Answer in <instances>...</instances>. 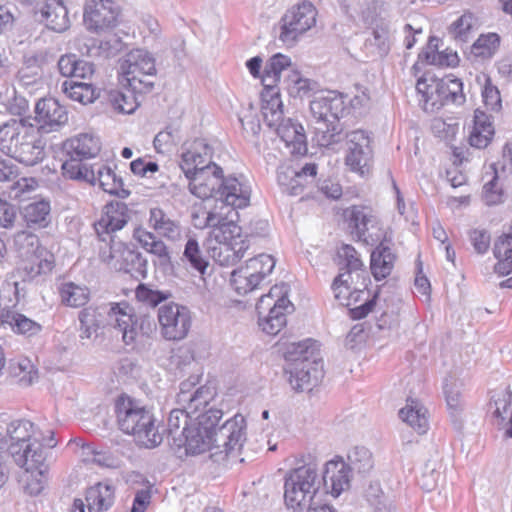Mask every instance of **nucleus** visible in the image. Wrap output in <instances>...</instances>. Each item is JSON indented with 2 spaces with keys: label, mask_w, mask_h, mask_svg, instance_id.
I'll use <instances>...</instances> for the list:
<instances>
[{
  "label": "nucleus",
  "mask_w": 512,
  "mask_h": 512,
  "mask_svg": "<svg viewBox=\"0 0 512 512\" xmlns=\"http://www.w3.org/2000/svg\"><path fill=\"white\" fill-rule=\"evenodd\" d=\"M213 149L204 139H196L182 153L180 168L189 180V191L200 199L219 195L223 170L212 162Z\"/></svg>",
  "instance_id": "f257e3e1"
},
{
  "label": "nucleus",
  "mask_w": 512,
  "mask_h": 512,
  "mask_svg": "<svg viewBox=\"0 0 512 512\" xmlns=\"http://www.w3.org/2000/svg\"><path fill=\"white\" fill-rule=\"evenodd\" d=\"M103 315H106V325L121 334L126 345L132 344L136 340L138 335L137 317L134 309L126 301L111 302L100 307L88 306L79 311V337L81 340L97 338Z\"/></svg>",
  "instance_id": "f03ea898"
},
{
  "label": "nucleus",
  "mask_w": 512,
  "mask_h": 512,
  "mask_svg": "<svg viewBox=\"0 0 512 512\" xmlns=\"http://www.w3.org/2000/svg\"><path fill=\"white\" fill-rule=\"evenodd\" d=\"M0 152L26 166H34L45 157L44 147L24 118H10L0 124Z\"/></svg>",
  "instance_id": "7ed1b4c3"
},
{
  "label": "nucleus",
  "mask_w": 512,
  "mask_h": 512,
  "mask_svg": "<svg viewBox=\"0 0 512 512\" xmlns=\"http://www.w3.org/2000/svg\"><path fill=\"white\" fill-rule=\"evenodd\" d=\"M7 450L15 463L28 471L44 475L46 452L37 436L34 424L26 419L14 420L6 429Z\"/></svg>",
  "instance_id": "20e7f679"
},
{
  "label": "nucleus",
  "mask_w": 512,
  "mask_h": 512,
  "mask_svg": "<svg viewBox=\"0 0 512 512\" xmlns=\"http://www.w3.org/2000/svg\"><path fill=\"white\" fill-rule=\"evenodd\" d=\"M346 110L344 97L336 91L319 93L310 101V111L317 126V142L322 147L339 143L344 135L339 122Z\"/></svg>",
  "instance_id": "39448f33"
},
{
  "label": "nucleus",
  "mask_w": 512,
  "mask_h": 512,
  "mask_svg": "<svg viewBox=\"0 0 512 512\" xmlns=\"http://www.w3.org/2000/svg\"><path fill=\"white\" fill-rule=\"evenodd\" d=\"M118 425L122 432L133 436L135 442L145 448H155L163 441L156 419L151 410L129 399L118 406Z\"/></svg>",
  "instance_id": "423d86ee"
},
{
  "label": "nucleus",
  "mask_w": 512,
  "mask_h": 512,
  "mask_svg": "<svg viewBox=\"0 0 512 512\" xmlns=\"http://www.w3.org/2000/svg\"><path fill=\"white\" fill-rule=\"evenodd\" d=\"M222 415L220 409L209 408L199 413L193 423L205 428L210 435H213L215 446L223 448L224 457H228L242 448L246 440V421L242 415L236 414L216 429Z\"/></svg>",
  "instance_id": "0eeeda50"
},
{
  "label": "nucleus",
  "mask_w": 512,
  "mask_h": 512,
  "mask_svg": "<svg viewBox=\"0 0 512 512\" xmlns=\"http://www.w3.org/2000/svg\"><path fill=\"white\" fill-rule=\"evenodd\" d=\"M420 96L419 104L426 112H435L448 104L462 105L465 102L463 83L459 78L446 76L437 78L424 74L416 82Z\"/></svg>",
  "instance_id": "6e6552de"
},
{
  "label": "nucleus",
  "mask_w": 512,
  "mask_h": 512,
  "mask_svg": "<svg viewBox=\"0 0 512 512\" xmlns=\"http://www.w3.org/2000/svg\"><path fill=\"white\" fill-rule=\"evenodd\" d=\"M319 483L316 461H310L293 469L285 478L284 499L286 505L294 510L311 508Z\"/></svg>",
  "instance_id": "1a4fd4ad"
},
{
  "label": "nucleus",
  "mask_w": 512,
  "mask_h": 512,
  "mask_svg": "<svg viewBox=\"0 0 512 512\" xmlns=\"http://www.w3.org/2000/svg\"><path fill=\"white\" fill-rule=\"evenodd\" d=\"M63 177L92 186L98 184L104 192L119 198H127L130 195L123 179L113 169L102 163L81 166L76 162H68L63 167Z\"/></svg>",
  "instance_id": "9d476101"
},
{
  "label": "nucleus",
  "mask_w": 512,
  "mask_h": 512,
  "mask_svg": "<svg viewBox=\"0 0 512 512\" xmlns=\"http://www.w3.org/2000/svg\"><path fill=\"white\" fill-rule=\"evenodd\" d=\"M215 244L209 247L211 257L221 266H234L250 248L252 236L241 234L236 223H227L212 232Z\"/></svg>",
  "instance_id": "9b49d317"
},
{
  "label": "nucleus",
  "mask_w": 512,
  "mask_h": 512,
  "mask_svg": "<svg viewBox=\"0 0 512 512\" xmlns=\"http://www.w3.org/2000/svg\"><path fill=\"white\" fill-rule=\"evenodd\" d=\"M156 72L153 55L144 49H134L120 63L119 82L138 91H151Z\"/></svg>",
  "instance_id": "f8f14e48"
},
{
  "label": "nucleus",
  "mask_w": 512,
  "mask_h": 512,
  "mask_svg": "<svg viewBox=\"0 0 512 512\" xmlns=\"http://www.w3.org/2000/svg\"><path fill=\"white\" fill-rule=\"evenodd\" d=\"M317 14L314 4L307 0L290 7L278 23L279 41L286 47H293L303 35L315 27Z\"/></svg>",
  "instance_id": "ddd939ff"
},
{
  "label": "nucleus",
  "mask_w": 512,
  "mask_h": 512,
  "mask_svg": "<svg viewBox=\"0 0 512 512\" xmlns=\"http://www.w3.org/2000/svg\"><path fill=\"white\" fill-rule=\"evenodd\" d=\"M276 261L269 254H259L246 261L245 266L231 273V285L240 295H245L260 286L275 268Z\"/></svg>",
  "instance_id": "4468645a"
},
{
  "label": "nucleus",
  "mask_w": 512,
  "mask_h": 512,
  "mask_svg": "<svg viewBox=\"0 0 512 512\" xmlns=\"http://www.w3.org/2000/svg\"><path fill=\"white\" fill-rule=\"evenodd\" d=\"M158 322L161 336L168 341H181L187 337L192 315L188 307L174 302L164 304L158 309Z\"/></svg>",
  "instance_id": "2eb2a0df"
},
{
  "label": "nucleus",
  "mask_w": 512,
  "mask_h": 512,
  "mask_svg": "<svg viewBox=\"0 0 512 512\" xmlns=\"http://www.w3.org/2000/svg\"><path fill=\"white\" fill-rule=\"evenodd\" d=\"M119 14V6L114 0H88L83 20L89 31L101 34L116 27Z\"/></svg>",
  "instance_id": "dca6fc26"
},
{
  "label": "nucleus",
  "mask_w": 512,
  "mask_h": 512,
  "mask_svg": "<svg viewBox=\"0 0 512 512\" xmlns=\"http://www.w3.org/2000/svg\"><path fill=\"white\" fill-rule=\"evenodd\" d=\"M348 143V152L345 158L346 165L361 176L369 174L373 150L370 137L363 130H354L345 135Z\"/></svg>",
  "instance_id": "f3484780"
},
{
  "label": "nucleus",
  "mask_w": 512,
  "mask_h": 512,
  "mask_svg": "<svg viewBox=\"0 0 512 512\" xmlns=\"http://www.w3.org/2000/svg\"><path fill=\"white\" fill-rule=\"evenodd\" d=\"M317 174V165L308 163L300 170L290 165H280L277 169V181L282 192L291 196H298L303 193L304 187L312 183Z\"/></svg>",
  "instance_id": "a211bd4d"
},
{
  "label": "nucleus",
  "mask_w": 512,
  "mask_h": 512,
  "mask_svg": "<svg viewBox=\"0 0 512 512\" xmlns=\"http://www.w3.org/2000/svg\"><path fill=\"white\" fill-rule=\"evenodd\" d=\"M35 121L41 133L58 131L68 121V112L58 100L42 98L35 105Z\"/></svg>",
  "instance_id": "6ab92c4d"
},
{
  "label": "nucleus",
  "mask_w": 512,
  "mask_h": 512,
  "mask_svg": "<svg viewBox=\"0 0 512 512\" xmlns=\"http://www.w3.org/2000/svg\"><path fill=\"white\" fill-rule=\"evenodd\" d=\"M288 381L296 392L310 391L323 378L322 360L308 361L285 366Z\"/></svg>",
  "instance_id": "aec40b11"
},
{
  "label": "nucleus",
  "mask_w": 512,
  "mask_h": 512,
  "mask_svg": "<svg viewBox=\"0 0 512 512\" xmlns=\"http://www.w3.org/2000/svg\"><path fill=\"white\" fill-rule=\"evenodd\" d=\"M186 433L182 437H177L178 442L173 446L175 449H184L185 455H199L210 450H215L212 456L223 454V448H217L213 435H210L205 428L192 424L191 428H186Z\"/></svg>",
  "instance_id": "412c9836"
},
{
  "label": "nucleus",
  "mask_w": 512,
  "mask_h": 512,
  "mask_svg": "<svg viewBox=\"0 0 512 512\" xmlns=\"http://www.w3.org/2000/svg\"><path fill=\"white\" fill-rule=\"evenodd\" d=\"M129 210L122 202L110 203L105 206L100 218L94 223V229L101 241H113L115 232L121 230L129 220Z\"/></svg>",
  "instance_id": "4be33fe9"
},
{
  "label": "nucleus",
  "mask_w": 512,
  "mask_h": 512,
  "mask_svg": "<svg viewBox=\"0 0 512 512\" xmlns=\"http://www.w3.org/2000/svg\"><path fill=\"white\" fill-rule=\"evenodd\" d=\"M351 479L350 467L342 458L326 462L322 473V483L327 494L334 498L339 497L350 488Z\"/></svg>",
  "instance_id": "5701e85b"
},
{
  "label": "nucleus",
  "mask_w": 512,
  "mask_h": 512,
  "mask_svg": "<svg viewBox=\"0 0 512 512\" xmlns=\"http://www.w3.org/2000/svg\"><path fill=\"white\" fill-rule=\"evenodd\" d=\"M101 150V142L98 137L83 133L67 140L64 143V151L67 159L62 163L61 170L68 162H76L81 166H91L85 160L96 157Z\"/></svg>",
  "instance_id": "b1692460"
},
{
  "label": "nucleus",
  "mask_w": 512,
  "mask_h": 512,
  "mask_svg": "<svg viewBox=\"0 0 512 512\" xmlns=\"http://www.w3.org/2000/svg\"><path fill=\"white\" fill-rule=\"evenodd\" d=\"M267 125L275 128L277 135L285 143L292 155H304L307 152L306 135L302 125L293 122L291 119H284L283 115L271 124L268 119H264Z\"/></svg>",
  "instance_id": "393cba45"
},
{
  "label": "nucleus",
  "mask_w": 512,
  "mask_h": 512,
  "mask_svg": "<svg viewBox=\"0 0 512 512\" xmlns=\"http://www.w3.org/2000/svg\"><path fill=\"white\" fill-rule=\"evenodd\" d=\"M261 80L263 85L261 93L263 100L262 114L264 119H268L271 124H275L282 116L283 107L279 91L276 88V84L280 81V76L264 68Z\"/></svg>",
  "instance_id": "a878e982"
},
{
  "label": "nucleus",
  "mask_w": 512,
  "mask_h": 512,
  "mask_svg": "<svg viewBox=\"0 0 512 512\" xmlns=\"http://www.w3.org/2000/svg\"><path fill=\"white\" fill-rule=\"evenodd\" d=\"M251 188L243 177H223L219 195L216 200L235 209L249 205Z\"/></svg>",
  "instance_id": "bb28decb"
},
{
  "label": "nucleus",
  "mask_w": 512,
  "mask_h": 512,
  "mask_svg": "<svg viewBox=\"0 0 512 512\" xmlns=\"http://www.w3.org/2000/svg\"><path fill=\"white\" fill-rule=\"evenodd\" d=\"M41 20L55 32H64L70 26L68 9L63 0H46L39 9Z\"/></svg>",
  "instance_id": "cd10ccee"
},
{
  "label": "nucleus",
  "mask_w": 512,
  "mask_h": 512,
  "mask_svg": "<svg viewBox=\"0 0 512 512\" xmlns=\"http://www.w3.org/2000/svg\"><path fill=\"white\" fill-rule=\"evenodd\" d=\"M293 308L288 298L276 300L270 312L258 314V324L263 332L269 335L278 334L286 325V313Z\"/></svg>",
  "instance_id": "c85d7f7f"
},
{
  "label": "nucleus",
  "mask_w": 512,
  "mask_h": 512,
  "mask_svg": "<svg viewBox=\"0 0 512 512\" xmlns=\"http://www.w3.org/2000/svg\"><path fill=\"white\" fill-rule=\"evenodd\" d=\"M394 32L391 22H380L372 26L371 34L365 41L367 51L380 58L387 56L394 41Z\"/></svg>",
  "instance_id": "c756f323"
},
{
  "label": "nucleus",
  "mask_w": 512,
  "mask_h": 512,
  "mask_svg": "<svg viewBox=\"0 0 512 512\" xmlns=\"http://www.w3.org/2000/svg\"><path fill=\"white\" fill-rule=\"evenodd\" d=\"M148 223L159 236L170 241H179L182 237L180 222L170 217L159 207L150 209Z\"/></svg>",
  "instance_id": "7c9ffc66"
},
{
  "label": "nucleus",
  "mask_w": 512,
  "mask_h": 512,
  "mask_svg": "<svg viewBox=\"0 0 512 512\" xmlns=\"http://www.w3.org/2000/svg\"><path fill=\"white\" fill-rule=\"evenodd\" d=\"M494 257L498 262L494 266V271L502 276L512 272V233L501 235L494 244ZM502 287L512 288V277L501 283Z\"/></svg>",
  "instance_id": "2f4dec72"
},
{
  "label": "nucleus",
  "mask_w": 512,
  "mask_h": 512,
  "mask_svg": "<svg viewBox=\"0 0 512 512\" xmlns=\"http://www.w3.org/2000/svg\"><path fill=\"white\" fill-rule=\"evenodd\" d=\"M118 270L129 274L136 280L145 279L148 273V261L137 250L131 249L125 245H120Z\"/></svg>",
  "instance_id": "473e14b6"
},
{
  "label": "nucleus",
  "mask_w": 512,
  "mask_h": 512,
  "mask_svg": "<svg viewBox=\"0 0 512 512\" xmlns=\"http://www.w3.org/2000/svg\"><path fill=\"white\" fill-rule=\"evenodd\" d=\"M495 134L491 117L480 109L474 111L473 126L468 136L471 147L477 149L486 148Z\"/></svg>",
  "instance_id": "72a5a7b5"
},
{
  "label": "nucleus",
  "mask_w": 512,
  "mask_h": 512,
  "mask_svg": "<svg viewBox=\"0 0 512 512\" xmlns=\"http://www.w3.org/2000/svg\"><path fill=\"white\" fill-rule=\"evenodd\" d=\"M0 325L27 337L37 335L42 330L39 323L14 309H3L0 312Z\"/></svg>",
  "instance_id": "f704fd0d"
},
{
  "label": "nucleus",
  "mask_w": 512,
  "mask_h": 512,
  "mask_svg": "<svg viewBox=\"0 0 512 512\" xmlns=\"http://www.w3.org/2000/svg\"><path fill=\"white\" fill-rule=\"evenodd\" d=\"M285 366L308 361L321 360L319 348L315 340L308 338L299 342H292L286 345L284 350Z\"/></svg>",
  "instance_id": "c9c22d12"
},
{
  "label": "nucleus",
  "mask_w": 512,
  "mask_h": 512,
  "mask_svg": "<svg viewBox=\"0 0 512 512\" xmlns=\"http://www.w3.org/2000/svg\"><path fill=\"white\" fill-rule=\"evenodd\" d=\"M121 86V89L109 91L108 101L116 111L123 114H131L140 105L139 96L149 91H138L125 84H121Z\"/></svg>",
  "instance_id": "e433bc0d"
},
{
  "label": "nucleus",
  "mask_w": 512,
  "mask_h": 512,
  "mask_svg": "<svg viewBox=\"0 0 512 512\" xmlns=\"http://www.w3.org/2000/svg\"><path fill=\"white\" fill-rule=\"evenodd\" d=\"M400 418L418 434H425L429 427L427 409L417 400H407V404L399 411Z\"/></svg>",
  "instance_id": "4c0bfd02"
},
{
  "label": "nucleus",
  "mask_w": 512,
  "mask_h": 512,
  "mask_svg": "<svg viewBox=\"0 0 512 512\" xmlns=\"http://www.w3.org/2000/svg\"><path fill=\"white\" fill-rule=\"evenodd\" d=\"M115 488L108 482H99L86 492L85 500L90 508L96 511H106L114 503Z\"/></svg>",
  "instance_id": "58836bf2"
},
{
  "label": "nucleus",
  "mask_w": 512,
  "mask_h": 512,
  "mask_svg": "<svg viewBox=\"0 0 512 512\" xmlns=\"http://www.w3.org/2000/svg\"><path fill=\"white\" fill-rule=\"evenodd\" d=\"M375 221L373 215L365 207L353 206L348 211V222L351 228V233L359 241L369 243V236L367 232L369 226H373Z\"/></svg>",
  "instance_id": "ea45409f"
},
{
  "label": "nucleus",
  "mask_w": 512,
  "mask_h": 512,
  "mask_svg": "<svg viewBox=\"0 0 512 512\" xmlns=\"http://www.w3.org/2000/svg\"><path fill=\"white\" fill-rule=\"evenodd\" d=\"M395 255L382 243L371 254V272L376 280L389 276L393 270Z\"/></svg>",
  "instance_id": "a19ab883"
},
{
  "label": "nucleus",
  "mask_w": 512,
  "mask_h": 512,
  "mask_svg": "<svg viewBox=\"0 0 512 512\" xmlns=\"http://www.w3.org/2000/svg\"><path fill=\"white\" fill-rule=\"evenodd\" d=\"M61 90L69 99L83 105L92 103L99 97L97 89L92 84L84 82L65 80Z\"/></svg>",
  "instance_id": "79ce46f5"
},
{
  "label": "nucleus",
  "mask_w": 512,
  "mask_h": 512,
  "mask_svg": "<svg viewBox=\"0 0 512 512\" xmlns=\"http://www.w3.org/2000/svg\"><path fill=\"white\" fill-rule=\"evenodd\" d=\"M50 209L48 201L39 200L27 204L21 214L29 228H42L48 225Z\"/></svg>",
  "instance_id": "37998d69"
},
{
  "label": "nucleus",
  "mask_w": 512,
  "mask_h": 512,
  "mask_svg": "<svg viewBox=\"0 0 512 512\" xmlns=\"http://www.w3.org/2000/svg\"><path fill=\"white\" fill-rule=\"evenodd\" d=\"M61 303L68 307H82L90 300V290L87 286L74 282L62 283L59 287Z\"/></svg>",
  "instance_id": "c03bdc74"
},
{
  "label": "nucleus",
  "mask_w": 512,
  "mask_h": 512,
  "mask_svg": "<svg viewBox=\"0 0 512 512\" xmlns=\"http://www.w3.org/2000/svg\"><path fill=\"white\" fill-rule=\"evenodd\" d=\"M191 412L186 409H173L168 417L167 421V432L171 438V446L176 444L177 437H182L186 431V428H191L193 420L191 418Z\"/></svg>",
  "instance_id": "a18cd8bd"
},
{
  "label": "nucleus",
  "mask_w": 512,
  "mask_h": 512,
  "mask_svg": "<svg viewBox=\"0 0 512 512\" xmlns=\"http://www.w3.org/2000/svg\"><path fill=\"white\" fill-rule=\"evenodd\" d=\"M134 237L143 249L157 256L162 263H166L170 260L166 244L154 233L138 229L135 231Z\"/></svg>",
  "instance_id": "49530a36"
},
{
  "label": "nucleus",
  "mask_w": 512,
  "mask_h": 512,
  "mask_svg": "<svg viewBox=\"0 0 512 512\" xmlns=\"http://www.w3.org/2000/svg\"><path fill=\"white\" fill-rule=\"evenodd\" d=\"M391 6L382 0H371L365 4L360 12L361 20L370 26H376L380 22H391Z\"/></svg>",
  "instance_id": "de8ad7c7"
},
{
  "label": "nucleus",
  "mask_w": 512,
  "mask_h": 512,
  "mask_svg": "<svg viewBox=\"0 0 512 512\" xmlns=\"http://www.w3.org/2000/svg\"><path fill=\"white\" fill-rule=\"evenodd\" d=\"M492 178L483 185L482 200L487 206L499 205L504 202L505 192L498 176V164L490 165Z\"/></svg>",
  "instance_id": "09e8293b"
},
{
  "label": "nucleus",
  "mask_w": 512,
  "mask_h": 512,
  "mask_svg": "<svg viewBox=\"0 0 512 512\" xmlns=\"http://www.w3.org/2000/svg\"><path fill=\"white\" fill-rule=\"evenodd\" d=\"M350 472L352 470L365 474L373 468V458L371 452L363 446H355L348 453Z\"/></svg>",
  "instance_id": "8fccbe9b"
},
{
  "label": "nucleus",
  "mask_w": 512,
  "mask_h": 512,
  "mask_svg": "<svg viewBox=\"0 0 512 512\" xmlns=\"http://www.w3.org/2000/svg\"><path fill=\"white\" fill-rule=\"evenodd\" d=\"M444 393L446 395V402L451 421L455 429L460 430L463 426V402L461 394L457 389L450 387L448 384H445L444 386Z\"/></svg>",
  "instance_id": "3c124183"
},
{
  "label": "nucleus",
  "mask_w": 512,
  "mask_h": 512,
  "mask_svg": "<svg viewBox=\"0 0 512 512\" xmlns=\"http://www.w3.org/2000/svg\"><path fill=\"white\" fill-rule=\"evenodd\" d=\"M183 256L190 266L198 271L200 274H204L208 268L209 262L200 249L199 243L194 238H189L185 244Z\"/></svg>",
  "instance_id": "603ef678"
},
{
  "label": "nucleus",
  "mask_w": 512,
  "mask_h": 512,
  "mask_svg": "<svg viewBox=\"0 0 512 512\" xmlns=\"http://www.w3.org/2000/svg\"><path fill=\"white\" fill-rule=\"evenodd\" d=\"M499 36L495 33L481 35L471 47V53L481 59L491 58L498 50Z\"/></svg>",
  "instance_id": "864d4df0"
},
{
  "label": "nucleus",
  "mask_w": 512,
  "mask_h": 512,
  "mask_svg": "<svg viewBox=\"0 0 512 512\" xmlns=\"http://www.w3.org/2000/svg\"><path fill=\"white\" fill-rule=\"evenodd\" d=\"M337 256L339 259L338 264L340 266V269L346 270L344 273L347 275V277H351V273L353 271H358L363 266V263L359 258L358 252L351 245H342L337 252Z\"/></svg>",
  "instance_id": "5fc2aeb1"
},
{
  "label": "nucleus",
  "mask_w": 512,
  "mask_h": 512,
  "mask_svg": "<svg viewBox=\"0 0 512 512\" xmlns=\"http://www.w3.org/2000/svg\"><path fill=\"white\" fill-rule=\"evenodd\" d=\"M438 39L431 37L429 39L428 44V51L424 52L420 56H423L427 63L431 65H438V66H455L458 63V56L456 53L449 52V53H440L435 51L433 48L437 47V44H434V42H437Z\"/></svg>",
  "instance_id": "6e6d98bb"
},
{
  "label": "nucleus",
  "mask_w": 512,
  "mask_h": 512,
  "mask_svg": "<svg viewBox=\"0 0 512 512\" xmlns=\"http://www.w3.org/2000/svg\"><path fill=\"white\" fill-rule=\"evenodd\" d=\"M10 370L13 376L19 379L24 385H30L37 377V371L28 358H20L10 363Z\"/></svg>",
  "instance_id": "4d7b16f0"
},
{
  "label": "nucleus",
  "mask_w": 512,
  "mask_h": 512,
  "mask_svg": "<svg viewBox=\"0 0 512 512\" xmlns=\"http://www.w3.org/2000/svg\"><path fill=\"white\" fill-rule=\"evenodd\" d=\"M213 397L214 392L210 387L200 386L188 397L186 409L191 413L200 412L209 405Z\"/></svg>",
  "instance_id": "13d9d810"
},
{
  "label": "nucleus",
  "mask_w": 512,
  "mask_h": 512,
  "mask_svg": "<svg viewBox=\"0 0 512 512\" xmlns=\"http://www.w3.org/2000/svg\"><path fill=\"white\" fill-rule=\"evenodd\" d=\"M350 278L345 273H340L332 283L335 299L338 300L340 305L346 307L352 304L351 299L354 294L349 285Z\"/></svg>",
  "instance_id": "bf43d9fd"
},
{
  "label": "nucleus",
  "mask_w": 512,
  "mask_h": 512,
  "mask_svg": "<svg viewBox=\"0 0 512 512\" xmlns=\"http://www.w3.org/2000/svg\"><path fill=\"white\" fill-rule=\"evenodd\" d=\"M474 17L471 13H465L450 26V33L454 38L466 41L467 35L473 27Z\"/></svg>",
  "instance_id": "052dcab7"
},
{
  "label": "nucleus",
  "mask_w": 512,
  "mask_h": 512,
  "mask_svg": "<svg viewBox=\"0 0 512 512\" xmlns=\"http://www.w3.org/2000/svg\"><path fill=\"white\" fill-rule=\"evenodd\" d=\"M136 298L148 306L156 307L167 298V295L156 290L149 289L143 284H140L136 289Z\"/></svg>",
  "instance_id": "680f3d73"
},
{
  "label": "nucleus",
  "mask_w": 512,
  "mask_h": 512,
  "mask_svg": "<svg viewBox=\"0 0 512 512\" xmlns=\"http://www.w3.org/2000/svg\"><path fill=\"white\" fill-rule=\"evenodd\" d=\"M177 131L171 127L160 131L154 138V147L157 152H165L177 143Z\"/></svg>",
  "instance_id": "e2e57ef3"
},
{
  "label": "nucleus",
  "mask_w": 512,
  "mask_h": 512,
  "mask_svg": "<svg viewBox=\"0 0 512 512\" xmlns=\"http://www.w3.org/2000/svg\"><path fill=\"white\" fill-rule=\"evenodd\" d=\"M288 86L295 93V96H303L311 90V80L300 76L299 72L291 71L287 77Z\"/></svg>",
  "instance_id": "0e129e2a"
},
{
  "label": "nucleus",
  "mask_w": 512,
  "mask_h": 512,
  "mask_svg": "<svg viewBox=\"0 0 512 512\" xmlns=\"http://www.w3.org/2000/svg\"><path fill=\"white\" fill-rule=\"evenodd\" d=\"M287 290L284 284L273 286L270 291L262 295L259 301L256 304V310L258 314H263L266 312L265 302H275L280 298H287L286 296Z\"/></svg>",
  "instance_id": "69168bd1"
},
{
  "label": "nucleus",
  "mask_w": 512,
  "mask_h": 512,
  "mask_svg": "<svg viewBox=\"0 0 512 512\" xmlns=\"http://www.w3.org/2000/svg\"><path fill=\"white\" fill-rule=\"evenodd\" d=\"M482 96L485 105L491 110L498 111L501 108L500 92L496 86L491 84L490 79L486 81Z\"/></svg>",
  "instance_id": "338daca9"
},
{
  "label": "nucleus",
  "mask_w": 512,
  "mask_h": 512,
  "mask_svg": "<svg viewBox=\"0 0 512 512\" xmlns=\"http://www.w3.org/2000/svg\"><path fill=\"white\" fill-rule=\"evenodd\" d=\"M265 68L270 72H275V74L279 75L280 77L283 71L287 70L289 71V74H291V71H293L290 69L291 59L281 53L273 55L267 62Z\"/></svg>",
  "instance_id": "774afa93"
}]
</instances>
